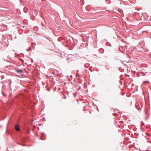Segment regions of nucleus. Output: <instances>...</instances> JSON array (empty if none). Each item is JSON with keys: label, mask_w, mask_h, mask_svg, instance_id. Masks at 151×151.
Segmentation results:
<instances>
[{"label": "nucleus", "mask_w": 151, "mask_h": 151, "mask_svg": "<svg viewBox=\"0 0 151 151\" xmlns=\"http://www.w3.org/2000/svg\"><path fill=\"white\" fill-rule=\"evenodd\" d=\"M15 128L16 130L17 131H20V129L19 128V126L17 124L15 125Z\"/></svg>", "instance_id": "1"}, {"label": "nucleus", "mask_w": 151, "mask_h": 151, "mask_svg": "<svg viewBox=\"0 0 151 151\" xmlns=\"http://www.w3.org/2000/svg\"><path fill=\"white\" fill-rule=\"evenodd\" d=\"M17 72L18 73H22L23 72L22 70H17Z\"/></svg>", "instance_id": "2"}, {"label": "nucleus", "mask_w": 151, "mask_h": 151, "mask_svg": "<svg viewBox=\"0 0 151 151\" xmlns=\"http://www.w3.org/2000/svg\"><path fill=\"white\" fill-rule=\"evenodd\" d=\"M58 38H62V37H59Z\"/></svg>", "instance_id": "3"}, {"label": "nucleus", "mask_w": 151, "mask_h": 151, "mask_svg": "<svg viewBox=\"0 0 151 151\" xmlns=\"http://www.w3.org/2000/svg\"><path fill=\"white\" fill-rule=\"evenodd\" d=\"M42 26H43V24H42Z\"/></svg>", "instance_id": "4"}, {"label": "nucleus", "mask_w": 151, "mask_h": 151, "mask_svg": "<svg viewBox=\"0 0 151 151\" xmlns=\"http://www.w3.org/2000/svg\"><path fill=\"white\" fill-rule=\"evenodd\" d=\"M89 36H88V37H87V38H89Z\"/></svg>", "instance_id": "5"}]
</instances>
